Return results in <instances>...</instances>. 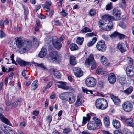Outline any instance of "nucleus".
<instances>
[{
  "instance_id": "nucleus-62",
  "label": "nucleus",
  "mask_w": 134,
  "mask_h": 134,
  "mask_svg": "<svg viewBox=\"0 0 134 134\" xmlns=\"http://www.w3.org/2000/svg\"><path fill=\"white\" fill-rule=\"evenodd\" d=\"M53 10H51L50 12L49 13V14L47 13V14L48 15V17H50L52 16L53 13Z\"/></svg>"
},
{
  "instance_id": "nucleus-26",
  "label": "nucleus",
  "mask_w": 134,
  "mask_h": 134,
  "mask_svg": "<svg viewBox=\"0 0 134 134\" xmlns=\"http://www.w3.org/2000/svg\"><path fill=\"white\" fill-rule=\"evenodd\" d=\"M109 119V117L108 116H105L103 118L104 123L105 126L107 127L109 126L110 125Z\"/></svg>"
},
{
  "instance_id": "nucleus-38",
  "label": "nucleus",
  "mask_w": 134,
  "mask_h": 134,
  "mask_svg": "<svg viewBox=\"0 0 134 134\" xmlns=\"http://www.w3.org/2000/svg\"><path fill=\"white\" fill-rule=\"evenodd\" d=\"M84 38L83 37H78L76 40L77 44L79 45H82L83 42Z\"/></svg>"
},
{
  "instance_id": "nucleus-6",
  "label": "nucleus",
  "mask_w": 134,
  "mask_h": 134,
  "mask_svg": "<svg viewBox=\"0 0 134 134\" xmlns=\"http://www.w3.org/2000/svg\"><path fill=\"white\" fill-rule=\"evenodd\" d=\"M133 105L129 101L124 102L122 105L123 109L125 112H130L133 109Z\"/></svg>"
},
{
  "instance_id": "nucleus-11",
  "label": "nucleus",
  "mask_w": 134,
  "mask_h": 134,
  "mask_svg": "<svg viewBox=\"0 0 134 134\" xmlns=\"http://www.w3.org/2000/svg\"><path fill=\"white\" fill-rule=\"evenodd\" d=\"M96 47L99 51L102 52L105 51L106 46L104 41H100L98 42L96 44Z\"/></svg>"
},
{
  "instance_id": "nucleus-35",
  "label": "nucleus",
  "mask_w": 134,
  "mask_h": 134,
  "mask_svg": "<svg viewBox=\"0 0 134 134\" xmlns=\"http://www.w3.org/2000/svg\"><path fill=\"white\" fill-rule=\"evenodd\" d=\"M97 40V38L96 37H94L91 41H89L87 44V46L88 47H90L93 45L96 42Z\"/></svg>"
},
{
  "instance_id": "nucleus-30",
  "label": "nucleus",
  "mask_w": 134,
  "mask_h": 134,
  "mask_svg": "<svg viewBox=\"0 0 134 134\" xmlns=\"http://www.w3.org/2000/svg\"><path fill=\"white\" fill-rule=\"evenodd\" d=\"M100 61L104 65H109V64L108 63L107 60L105 57L103 56L100 58Z\"/></svg>"
},
{
  "instance_id": "nucleus-63",
  "label": "nucleus",
  "mask_w": 134,
  "mask_h": 134,
  "mask_svg": "<svg viewBox=\"0 0 134 134\" xmlns=\"http://www.w3.org/2000/svg\"><path fill=\"white\" fill-rule=\"evenodd\" d=\"M82 90L83 91L84 93H86L88 94V91L89 90H88L87 89L85 88L84 87H82Z\"/></svg>"
},
{
  "instance_id": "nucleus-57",
  "label": "nucleus",
  "mask_w": 134,
  "mask_h": 134,
  "mask_svg": "<svg viewBox=\"0 0 134 134\" xmlns=\"http://www.w3.org/2000/svg\"><path fill=\"white\" fill-rule=\"evenodd\" d=\"M24 9L25 14H27L28 13V8L26 7H24Z\"/></svg>"
},
{
  "instance_id": "nucleus-27",
  "label": "nucleus",
  "mask_w": 134,
  "mask_h": 134,
  "mask_svg": "<svg viewBox=\"0 0 134 134\" xmlns=\"http://www.w3.org/2000/svg\"><path fill=\"white\" fill-rule=\"evenodd\" d=\"M131 66H128L126 69V72L128 76L130 77L132 76L133 75V71L131 69H129L130 68H131Z\"/></svg>"
},
{
  "instance_id": "nucleus-2",
  "label": "nucleus",
  "mask_w": 134,
  "mask_h": 134,
  "mask_svg": "<svg viewBox=\"0 0 134 134\" xmlns=\"http://www.w3.org/2000/svg\"><path fill=\"white\" fill-rule=\"evenodd\" d=\"M15 39L17 47L22 50L23 53L28 51L31 47L32 44L31 42L24 41L20 37H18Z\"/></svg>"
},
{
  "instance_id": "nucleus-46",
  "label": "nucleus",
  "mask_w": 134,
  "mask_h": 134,
  "mask_svg": "<svg viewBox=\"0 0 134 134\" xmlns=\"http://www.w3.org/2000/svg\"><path fill=\"white\" fill-rule=\"evenodd\" d=\"M70 131V129L69 128H65L63 129V133L65 134L69 133Z\"/></svg>"
},
{
  "instance_id": "nucleus-49",
  "label": "nucleus",
  "mask_w": 134,
  "mask_h": 134,
  "mask_svg": "<svg viewBox=\"0 0 134 134\" xmlns=\"http://www.w3.org/2000/svg\"><path fill=\"white\" fill-rule=\"evenodd\" d=\"M119 26L123 28H125L126 27V24L123 22H120L119 24Z\"/></svg>"
},
{
  "instance_id": "nucleus-42",
  "label": "nucleus",
  "mask_w": 134,
  "mask_h": 134,
  "mask_svg": "<svg viewBox=\"0 0 134 134\" xmlns=\"http://www.w3.org/2000/svg\"><path fill=\"white\" fill-rule=\"evenodd\" d=\"M112 7V3L110 2L106 5L105 8L106 10H109L111 9Z\"/></svg>"
},
{
  "instance_id": "nucleus-12",
  "label": "nucleus",
  "mask_w": 134,
  "mask_h": 134,
  "mask_svg": "<svg viewBox=\"0 0 134 134\" xmlns=\"http://www.w3.org/2000/svg\"><path fill=\"white\" fill-rule=\"evenodd\" d=\"M117 48L120 51L121 53L126 51L128 49L126 44L122 42L119 43L117 44Z\"/></svg>"
},
{
  "instance_id": "nucleus-28",
  "label": "nucleus",
  "mask_w": 134,
  "mask_h": 134,
  "mask_svg": "<svg viewBox=\"0 0 134 134\" xmlns=\"http://www.w3.org/2000/svg\"><path fill=\"white\" fill-rule=\"evenodd\" d=\"M112 99L115 105H118L121 103V101L120 99L116 96H113Z\"/></svg>"
},
{
  "instance_id": "nucleus-18",
  "label": "nucleus",
  "mask_w": 134,
  "mask_h": 134,
  "mask_svg": "<svg viewBox=\"0 0 134 134\" xmlns=\"http://www.w3.org/2000/svg\"><path fill=\"white\" fill-rule=\"evenodd\" d=\"M109 82L111 84L114 83L116 81V77L114 74L113 73L110 74L108 77Z\"/></svg>"
},
{
  "instance_id": "nucleus-16",
  "label": "nucleus",
  "mask_w": 134,
  "mask_h": 134,
  "mask_svg": "<svg viewBox=\"0 0 134 134\" xmlns=\"http://www.w3.org/2000/svg\"><path fill=\"white\" fill-rule=\"evenodd\" d=\"M75 75L77 77H80L83 75V72L81 69L78 67H75L73 69Z\"/></svg>"
},
{
  "instance_id": "nucleus-41",
  "label": "nucleus",
  "mask_w": 134,
  "mask_h": 134,
  "mask_svg": "<svg viewBox=\"0 0 134 134\" xmlns=\"http://www.w3.org/2000/svg\"><path fill=\"white\" fill-rule=\"evenodd\" d=\"M33 64L35 65V66H36L38 67L41 68L43 69H46V68L44 66L43 64L42 63L39 64L37 63L33 62Z\"/></svg>"
},
{
  "instance_id": "nucleus-3",
  "label": "nucleus",
  "mask_w": 134,
  "mask_h": 134,
  "mask_svg": "<svg viewBox=\"0 0 134 134\" xmlns=\"http://www.w3.org/2000/svg\"><path fill=\"white\" fill-rule=\"evenodd\" d=\"M95 105L97 108L104 110L107 108L108 104L107 100L105 99L100 98L97 99L96 101Z\"/></svg>"
},
{
  "instance_id": "nucleus-53",
  "label": "nucleus",
  "mask_w": 134,
  "mask_h": 134,
  "mask_svg": "<svg viewBox=\"0 0 134 134\" xmlns=\"http://www.w3.org/2000/svg\"><path fill=\"white\" fill-rule=\"evenodd\" d=\"M118 37H119L120 38L122 39L125 38V36L123 34L119 33Z\"/></svg>"
},
{
  "instance_id": "nucleus-54",
  "label": "nucleus",
  "mask_w": 134,
  "mask_h": 134,
  "mask_svg": "<svg viewBox=\"0 0 134 134\" xmlns=\"http://www.w3.org/2000/svg\"><path fill=\"white\" fill-rule=\"evenodd\" d=\"M52 119V116L51 115H49L47 117V120L48 121L49 123H50L51 122Z\"/></svg>"
},
{
  "instance_id": "nucleus-31",
  "label": "nucleus",
  "mask_w": 134,
  "mask_h": 134,
  "mask_svg": "<svg viewBox=\"0 0 134 134\" xmlns=\"http://www.w3.org/2000/svg\"><path fill=\"white\" fill-rule=\"evenodd\" d=\"M86 116V117H83L82 126L84 125L86 123L87 121H88L90 120V117L89 116L88 114H87Z\"/></svg>"
},
{
  "instance_id": "nucleus-22",
  "label": "nucleus",
  "mask_w": 134,
  "mask_h": 134,
  "mask_svg": "<svg viewBox=\"0 0 134 134\" xmlns=\"http://www.w3.org/2000/svg\"><path fill=\"white\" fill-rule=\"evenodd\" d=\"M92 119V120L91 121L94 122L98 126H100L102 125V123L100 120L99 119L96 117H93Z\"/></svg>"
},
{
  "instance_id": "nucleus-7",
  "label": "nucleus",
  "mask_w": 134,
  "mask_h": 134,
  "mask_svg": "<svg viewBox=\"0 0 134 134\" xmlns=\"http://www.w3.org/2000/svg\"><path fill=\"white\" fill-rule=\"evenodd\" d=\"M121 120L122 121H124V123L127 126H131L134 127V123H132L133 120L132 118H127L124 116L121 117Z\"/></svg>"
},
{
  "instance_id": "nucleus-55",
  "label": "nucleus",
  "mask_w": 134,
  "mask_h": 134,
  "mask_svg": "<svg viewBox=\"0 0 134 134\" xmlns=\"http://www.w3.org/2000/svg\"><path fill=\"white\" fill-rule=\"evenodd\" d=\"M34 43L37 45H38V42L37 39L35 37H34L33 38Z\"/></svg>"
},
{
  "instance_id": "nucleus-4",
  "label": "nucleus",
  "mask_w": 134,
  "mask_h": 134,
  "mask_svg": "<svg viewBox=\"0 0 134 134\" xmlns=\"http://www.w3.org/2000/svg\"><path fill=\"white\" fill-rule=\"evenodd\" d=\"M47 58L50 61H59L60 59V57L59 53L57 51H54L51 52L47 55Z\"/></svg>"
},
{
  "instance_id": "nucleus-10",
  "label": "nucleus",
  "mask_w": 134,
  "mask_h": 134,
  "mask_svg": "<svg viewBox=\"0 0 134 134\" xmlns=\"http://www.w3.org/2000/svg\"><path fill=\"white\" fill-rule=\"evenodd\" d=\"M75 100L74 94L71 93L67 92L64 102L68 101L71 104L74 103Z\"/></svg>"
},
{
  "instance_id": "nucleus-39",
  "label": "nucleus",
  "mask_w": 134,
  "mask_h": 134,
  "mask_svg": "<svg viewBox=\"0 0 134 134\" xmlns=\"http://www.w3.org/2000/svg\"><path fill=\"white\" fill-rule=\"evenodd\" d=\"M91 30L87 27H85L81 31L82 33H86L87 32H91Z\"/></svg>"
},
{
  "instance_id": "nucleus-17",
  "label": "nucleus",
  "mask_w": 134,
  "mask_h": 134,
  "mask_svg": "<svg viewBox=\"0 0 134 134\" xmlns=\"http://www.w3.org/2000/svg\"><path fill=\"white\" fill-rule=\"evenodd\" d=\"M93 121L89 122L87 125V128L88 129L91 130H96V128L98 127Z\"/></svg>"
},
{
  "instance_id": "nucleus-1",
  "label": "nucleus",
  "mask_w": 134,
  "mask_h": 134,
  "mask_svg": "<svg viewBox=\"0 0 134 134\" xmlns=\"http://www.w3.org/2000/svg\"><path fill=\"white\" fill-rule=\"evenodd\" d=\"M114 17L108 14L103 15L102 17V20L99 22V26L105 31H109L113 27L112 21L114 20Z\"/></svg>"
},
{
  "instance_id": "nucleus-60",
  "label": "nucleus",
  "mask_w": 134,
  "mask_h": 134,
  "mask_svg": "<svg viewBox=\"0 0 134 134\" xmlns=\"http://www.w3.org/2000/svg\"><path fill=\"white\" fill-rule=\"evenodd\" d=\"M62 14V15L64 17H65L68 15L67 13L65 12V10H63L61 12Z\"/></svg>"
},
{
  "instance_id": "nucleus-34",
  "label": "nucleus",
  "mask_w": 134,
  "mask_h": 134,
  "mask_svg": "<svg viewBox=\"0 0 134 134\" xmlns=\"http://www.w3.org/2000/svg\"><path fill=\"white\" fill-rule=\"evenodd\" d=\"M97 40V38L96 37H94L91 41H89L87 44V46L88 47H90L93 45L96 42Z\"/></svg>"
},
{
  "instance_id": "nucleus-61",
  "label": "nucleus",
  "mask_w": 134,
  "mask_h": 134,
  "mask_svg": "<svg viewBox=\"0 0 134 134\" xmlns=\"http://www.w3.org/2000/svg\"><path fill=\"white\" fill-rule=\"evenodd\" d=\"M127 60L129 61V63L131 64H133V61L131 58L130 57H128L127 58Z\"/></svg>"
},
{
  "instance_id": "nucleus-50",
  "label": "nucleus",
  "mask_w": 134,
  "mask_h": 134,
  "mask_svg": "<svg viewBox=\"0 0 134 134\" xmlns=\"http://www.w3.org/2000/svg\"><path fill=\"white\" fill-rule=\"evenodd\" d=\"M0 25L1 28L3 29L4 28V22L3 20H0Z\"/></svg>"
},
{
  "instance_id": "nucleus-21",
  "label": "nucleus",
  "mask_w": 134,
  "mask_h": 134,
  "mask_svg": "<svg viewBox=\"0 0 134 134\" xmlns=\"http://www.w3.org/2000/svg\"><path fill=\"white\" fill-rule=\"evenodd\" d=\"M0 119L1 121L5 124L12 126V124L5 117L1 114L0 113Z\"/></svg>"
},
{
  "instance_id": "nucleus-25",
  "label": "nucleus",
  "mask_w": 134,
  "mask_h": 134,
  "mask_svg": "<svg viewBox=\"0 0 134 134\" xmlns=\"http://www.w3.org/2000/svg\"><path fill=\"white\" fill-rule=\"evenodd\" d=\"M70 64L71 65H74L76 64V57L73 56H71L70 57Z\"/></svg>"
},
{
  "instance_id": "nucleus-13",
  "label": "nucleus",
  "mask_w": 134,
  "mask_h": 134,
  "mask_svg": "<svg viewBox=\"0 0 134 134\" xmlns=\"http://www.w3.org/2000/svg\"><path fill=\"white\" fill-rule=\"evenodd\" d=\"M95 62L93 55L90 54L88 57L86 59L85 64L86 65H91Z\"/></svg>"
},
{
  "instance_id": "nucleus-64",
  "label": "nucleus",
  "mask_w": 134,
  "mask_h": 134,
  "mask_svg": "<svg viewBox=\"0 0 134 134\" xmlns=\"http://www.w3.org/2000/svg\"><path fill=\"white\" fill-rule=\"evenodd\" d=\"M103 134H112L107 131L103 130L102 131Z\"/></svg>"
},
{
  "instance_id": "nucleus-47",
  "label": "nucleus",
  "mask_w": 134,
  "mask_h": 134,
  "mask_svg": "<svg viewBox=\"0 0 134 134\" xmlns=\"http://www.w3.org/2000/svg\"><path fill=\"white\" fill-rule=\"evenodd\" d=\"M97 35L94 32L87 33L86 34V36L88 37H92L94 36H96Z\"/></svg>"
},
{
  "instance_id": "nucleus-58",
  "label": "nucleus",
  "mask_w": 134,
  "mask_h": 134,
  "mask_svg": "<svg viewBox=\"0 0 134 134\" xmlns=\"http://www.w3.org/2000/svg\"><path fill=\"white\" fill-rule=\"evenodd\" d=\"M5 130H7V131L8 130H9L10 132H12L14 131L13 130L11 127H9L8 126H5Z\"/></svg>"
},
{
  "instance_id": "nucleus-36",
  "label": "nucleus",
  "mask_w": 134,
  "mask_h": 134,
  "mask_svg": "<svg viewBox=\"0 0 134 134\" xmlns=\"http://www.w3.org/2000/svg\"><path fill=\"white\" fill-rule=\"evenodd\" d=\"M69 47L71 51L76 50L78 49V46L76 44L74 43L71 44L70 46Z\"/></svg>"
},
{
  "instance_id": "nucleus-19",
  "label": "nucleus",
  "mask_w": 134,
  "mask_h": 134,
  "mask_svg": "<svg viewBox=\"0 0 134 134\" xmlns=\"http://www.w3.org/2000/svg\"><path fill=\"white\" fill-rule=\"evenodd\" d=\"M82 95L81 94H79L78 95L77 99L75 104V106L78 107L80 106L82 103Z\"/></svg>"
},
{
  "instance_id": "nucleus-14",
  "label": "nucleus",
  "mask_w": 134,
  "mask_h": 134,
  "mask_svg": "<svg viewBox=\"0 0 134 134\" xmlns=\"http://www.w3.org/2000/svg\"><path fill=\"white\" fill-rule=\"evenodd\" d=\"M113 15L115 17L114 20H119L120 19V15L121 13L120 11L118 10L117 9L114 8L113 10L112 13Z\"/></svg>"
},
{
  "instance_id": "nucleus-43",
  "label": "nucleus",
  "mask_w": 134,
  "mask_h": 134,
  "mask_svg": "<svg viewBox=\"0 0 134 134\" xmlns=\"http://www.w3.org/2000/svg\"><path fill=\"white\" fill-rule=\"evenodd\" d=\"M6 34L2 30H0V37L1 38L5 37Z\"/></svg>"
},
{
  "instance_id": "nucleus-52",
  "label": "nucleus",
  "mask_w": 134,
  "mask_h": 134,
  "mask_svg": "<svg viewBox=\"0 0 134 134\" xmlns=\"http://www.w3.org/2000/svg\"><path fill=\"white\" fill-rule=\"evenodd\" d=\"M5 126H7L5 125H3V126H2L1 127V130L5 133H7V130H5Z\"/></svg>"
},
{
  "instance_id": "nucleus-15",
  "label": "nucleus",
  "mask_w": 134,
  "mask_h": 134,
  "mask_svg": "<svg viewBox=\"0 0 134 134\" xmlns=\"http://www.w3.org/2000/svg\"><path fill=\"white\" fill-rule=\"evenodd\" d=\"M57 83H58L57 85L58 87L63 90H67L69 89L70 87L66 85V83L62 81H58Z\"/></svg>"
},
{
  "instance_id": "nucleus-32",
  "label": "nucleus",
  "mask_w": 134,
  "mask_h": 134,
  "mask_svg": "<svg viewBox=\"0 0 134 134\" xmlns=\"http://www.w3.org/2000/svg\"><path fill=\"white\" fill-rule=\"evenodd\" d=\"M67 92H63L59 95V97L63 101L65 102Z\"/></svg>"
},
{
  "instance_id": "nucleus-5",
  "label": "nucleus",
  "mask_w": 134,
  "mask_h": 134,
  "mask_svg": "<svg viewBox=\"0 0 134 134\" xmlns=\"http://www.w3.org/2000/svg\"><path fill=\"white\" fill-rule=\"evenodd\" d=\"M97 80L96 79L92 77H87L85 80L86 85L89 87H94L96 85Z\"/></svg>"
},
{
  "instance_id": "nucleus-20",
  "label": "nucleus",
  "mask_w": 134,
  "mask_h": 134,
  "mask_svg": "<svg viewBox=\"0 0 134 134\" xmlns=\"http://www.w3.org/2000/svg\"><path fill=\"white\" fill-rule=\"evenodd\" d=\"M16 61L20 66H27L30 64L29 62L23 61L19 58H17Z\"/></svg>"
},
{
  "instance_id": "nucleus-48",
  "label": "nucleus",
  "mask_w": 134,
  "mask_h": 134,
  "mask_svg": "<svg viewBox=\"0 0 134 134\" xmlns=\"http://www.w3.org/2000/svg\"><path fill=\"white\" fill-rule=\"evenodd\" d=\"M52 82H48L46 85L45 89L46 90L50 88L52 85Z\"/></svg>"
},
{
  "instance_id": "nucleus-23",
  "label": "nucleus",
  "mask_w": 134,
  "mask_h": 134,
  "mask_svg": "<svg viewBox=\"0 0 134 134\" xmlns=\"http://www.w3.org/2000/svg\"><path fill=\"white\" fill-rule=\"evenodd\" d=\"M112 124L113 127L116 129H119L121 126L120 122L117 120L114 119L112 121Z\"/></svg>"
},
{
  "instance_id": "nucleus-37",
  "label": "nucleus",
  "mask_w": 134,
  "mask_h": 134,
  "mask_svg": "<svg viewBox=\"0 0 134 134\" xmlns=\"http://www.w3.org/2000/svg\"><path fill=\"white\" fill-rule=\"evenodd\" d=\"M52 4V3L51 1L49 0H47L45 2V5L43 7V8H50Z\"/></svg>"
},
{
  "instance_id": "nucleus-44",
  "label": "nucleus",
  "mask_w": 134,
  "mask_h": 134,
  "mask_svg": "<svg viewBox=\"0 0 134 134\" xmlns=\"http://www.w3.org/2000/svg\"><path fill=\"white\" fill-rule=\"evenodd\" d=\"M119 33L116 31H115L112 34L110 35V37L112 38H114L118 37Z\"/></svg>"
},
{
  "instance_id": "nucleus-29",
  "label": "nucleus",
  "mask_w": 134,
  "mask_h": 134,
  "mask_svg": "<svg viewBox=\"0 0 134 134\" xmlns=\"http://www.w3.org/2000/svg\"><path fill=\"white\" fill-rule=\"evenodd\" d=\"M133 89V88L132 86H130L127 89L124 90L123 92L126 95H128L132 93Z\"/></svg>"
},
{
  "instance_id": "nucleus-9",
  "label": "nucleus",
  "mask_w": 134,
  "mask_h": 134,
  "mask_svg": "<svg viewBox=\"0 0 134 134\" xmlns=\"http://www.w3.org/2000/svg\"><path fill=\"white\" fill-rule=\"evenodd\" d=\"M75 100L74 94L71 93L67 92L64 102L68 101L71 104L74 103Z\"/></svg>"
},
{
  "instance_id": "nucleus-59",
  "label": "nucleus",
  "mask_w": 134,
  "mask_h": 134,
  "mask_svg": "<svg viewBox=\"0 0 134 134\" xmlns=\"http://www.w3.org/2000/svg\"><path fill=\"white\" fill-rule=\"evenodd\" d=\"M55 25L57 26H60L61 25V22L59 20H57L55 21Z\"/></svg>"
},
{
  "instance_id": "nucleus-33",
  "label": "nucleus",
  "mask_w": 134,
  "mask_h": 134,
  "mask_svg": "<svg viewBox=\"0 0 134 134\" xmlns=\"http://www.w3.org/2000/svg\"><path fill=\"white\" fill-rule=\"evenodd\" d=\"M38 81L37 80H35L32 84L31 87L33 90H35L38 87Z\"/></svg>"
},
{
  "instance_id": "nucleus-24",
  "label": "nucleus",
  "mask_w": 134,
  "mask_h": 134,
  "mask_svg": "<svg viewBox=\"0 0 134 134\" xmlns=\"http://www.w3.org/2000/svg\"><path fill=\"white\" fill-rule=\"evenodd\" d=\"M47 50L44 48H43L41 49L39 54V56L40 58H43L47 54Z\"/></svg>"
},
{
  "instance_id": "nucleus-45",
  "label": "nucleus",
  "mask_w": 134,
  "mask_h": 134,
  "mask_svg": "<svg viewBox=\"0 0 134 134\" xmlns=\"http://www.w3.org/2000/svg\"><path fill=\"white\" fill-rule=\"evenodd\" d=\"M89 13L90 15L91 16H94L96 13V11L94 9H91Z\"/></svg>"
},
{
  "instance_id": "nucleus-8",
  "label": "nucleus",
  "mask_w": 134,
  "mask_h": 134,
  "mask_svg": "<svg viewBox=\"0 0 134 134\" xmlns=\"http://www.w3.org/2000/svg\"><path fill=\"white\" fill-rule=\"evenodd\" d=\"M58 39L57 36L53 37L52 39V44L58 50L60 49L62 47V44L58 41Z\"/></svg>"
},
{
  "instance_id": "nucleus-56",
  "label": "nucleus",
  "mask_w": 134,
  "mask_h": 134,
  "mask_svg": "<svg viewBox=\"0 0 134 134\" xmlns=\"http://www.w3.org/2000/svg\"><path fill=\"white\" fill-rule=\"evenodd\" d=\"M102 38L106 40H108L109 39V37L108 35L103 34L102 35Z\"/></svg>"
},
{
  "instance_id": "nucleus-51",
  "label": "nucleus",
  "mask_w": 134,
  "mask_h": 134,
  "mask_svg": "<svg viewBox=\"0 0 134 134\" xmlns=\"http://www.w3.org/2000/svg\"><path fill=\"white\" fill-rule=\"evenodd\" d=\"M114 134H122L121 131L120 130H115L113 132Z\"/></svg>"
},
{
  "instance_id": "nucleus-40",
  "label": "nucleus",
  "mask_w": 134,
  "mask_h": 134,
  "mask_svg": "<svg viewBox=\"0 0 134 134\" xmlns=\"http://www.w3.org/2000/svg\"><path fill=\"white\" fill-rule=\"evenodd\" d=\"M119 82L122 85L125 82V78L124 77H120L118 79Z\"/></svg>"
}]
</instances>
